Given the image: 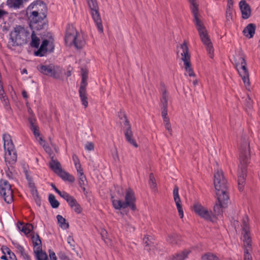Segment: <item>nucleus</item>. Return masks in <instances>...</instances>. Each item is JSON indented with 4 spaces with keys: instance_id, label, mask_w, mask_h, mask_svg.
Returning a JSON list of instances; mask_svg holds the SVG:
<instances>
[{
    "instance_id": "1",
    "label": "nucleus",
    "mask_w": 260,
    "mask_h": 260,
    "mask_svg": "<svg viewBox=\"0 0 260 260\" xmlns=\"http://www.w3.org/2000/svg\"><path fill=\"white\" fill-rule=\"evenodd\" d=\"M190 4V8L193 16V22L198 31L201 40L206 46L207 51L210 58L214 56V49L208 35V31L203 22L200 19L199 13V4L198 0H188Z\"/></svg>"
},
{
    "instance_id": "2",
    "label": "nucleus",
    "mask_w": 260,
    "mask_h": 260,
    "mask_svg": "<svg viewBox=\"0 0 260 260\" xmlns=\"http://www.w3.org/2000/svg\"><path fill=\"white\" fill-rule=\"evenodd\" d=\"M250 159V148L248 142L245 141L241 147L239 165L238 170V184L240 191L243 189L246 177V167Z\"/></svg>"
},
{
    "instance_id": "3",
    "label": "nucleus",
    "mask_w": 260,
    "mask_h": 260,
    "mask_svg": "<svg viewBox=\"0 0 260 260\" xmlns=\"http://www.w3.org/2000/svg\"><path fill=\"white\" fill-rule=\"evenodd\" d=\"M29 35V32L24 27L21 25L16 26L10 32L8 47L10 49H14L17 46L26 44Z\"/></svg>"
},
{
    "instance_id": "4",
    "label": "nucleus",
    "mask_w": 260,
    "mask_h": 260,
    "mask_svg": "<svg viewBox=\"0 0 260 260\" xmlns=\"http://www.w3.org/2000/svg\"><path fill=\"white\" fill-rule=\"evenodd\" d=\"M234 62L236 69L242 78L246 88L250 87L249 74L247 67L246 57L243 52L239 50L234 56Z\"/></svg>"
},
{
    "instance_id": "5",
    "label": "nucleus",
    "mask_w": 260,
    "mask_h": 260,
    "mask_svg": "<svg viewBox=\"0 0 260 260\" xmlns=\"http://www.w3.org/2000/svg\"><path fill=\"white\" fill-rule=\"evenodd\" d=\"M4 148L5 150V162L8 169L12 167L17 158L15 146L9 134L3 135Z\"/></svg>"
},
{
    "instance_id": "6",
    "label": "nucleus",
    "mask_w": 260,
    "mask_h": 260,
    "mask_svg": "<svg viewBox=\"0 0 260 260\" xmlns=\"http://www.w3.org/2000/svg\"><path fill=\"white\" fill-rule=\"evenodd\" d=\"M124 201L122 202L118 199H112V205L113 207L117 210L125 209L127 207L135 211L136 210V206L135 202L136 198L134 191L131 188H127L125 190Z\"/></svg>"
},
{
    "instance_id": "7",
    "label": "nucleus",
    "mask_w": 260,
    "mask_h": 260,
    "mask_svg": "<svg viewBox=\"0 0 260 260\" xmlns=\"http://www.w3.org/2000/svg\"><path fill=\"white\" fill-rule=\"evenodd\" d=\"M64 40L67 45L74 46L77 49L82 48L85 45L83 36L72 26L68 27Z\"/></svg>"
},
{
    "instance_id": "8",
    "label": "nucleus",
    "mask_w": 260,
    "mask_h": 260,
    "mask_svg": "<svg viewBox=\"0 0 260 260\" xmlns=\"http://www.w3.org/2000/svg\"><path fill=\"white\" fill-rule=\"evenodd\" d=\"M177 55L183 61L185 75H188L190 77H194L195 74L191 67L190 56L186 42H184L177 47Z\"/></svg>"
},
{
    "instance_id": "9",
    "label": "nucleus",
    "mask_w": 260,
    "mask_h": 260,
    "mask_svg": "<svg viewBox=\"0 0 260 260\" xmlns=\"http://www.w3.org/2000/svg\"><path fill=\"white\" fill-rule=\"evenodd\" d=\"M226 182L223 176V172L221 169H217L214 175V185L216 190V194L220 199L223 196L224 199L227 198L228 194L226 188Z\"/></svg>"
},
{
    "instance_id": "10",
    "label": "nucleus",
    "mask_w": 260,
    "mask_h": 260,
    "mask_svg": "<svg viewBox=\"0 0 260 260\" xmlns=\"http://www.w3.org/2000/svg\"><path fill=\"white\" fill-rule=\"evenodd\" d=\"M242 231L244 245L245 247L244 260H252V257L248 251L250 249L251 239L249 235V219L247 216L242 219Z\"/></svg>"
},
{
    "instance_id": "11",
    "label": "nucleus",
    "mask_w": 260,
    "mask_h": 260,
    "mask_svg": "<svg viewBox=\"0 0 260 260\" xmlns=\"http://www.w3.org/2000/svg\"><path fill=\"white\" fill-rule=\"evenodd\" d=\"M192 211L201 218L206 220L211 219L212 212L199 202H194L192 206Z\"/></svg>"
},
{
    "instance_id": "12",
    "label": "nucleus",
    "mask_w": 260,
    "mask_h": 260,
    "mask_svg": "<svg viewBox=\"0 0 260 260\" xmlns=\"http://www.w3.org/2000/svg\"><path fill=\"white\" fill-rule=\"evenodd\" d=\"M72 158L78 176L79 185L82 188L83 191H85L87 180L84 174L79 159L75 154H73Z\"/></svg>"
},
{
    "instance_id": "13",
    "label": "nucleus",
    "mask_w": 260,
    "mask_h": 260,
    "mask_svg": "<svg viewBox=\"0 0 260 260\" xmlns=\"http://www.w3.org/2000/svg\"><path fill=\"white\" fill-rule=\"evenodd\" d=\"M37 68L42 74L54 78L58 77L62 72V69L59 67L53 65H49L48 66L41 65L38 67Z\"/></svg>"
},
{
    "instance_id": "14",
    "label": "nucleus",
    "mask_w": 260,
    "mask_h": 260,
    "mask_svg": "<svg viewBox=\"0 0 260 260\" xmlns=\"http://www.w3.org/2000/svg\"><path fill=\"white\" fill-rule=\"evenodd\" d=\"M0 194L5 201L10 203L13 200V191L9 183L5 180L0 181Z\"/></svg>"
},
{
    "instance_id": "15",
    "label": "nucleus",
    "mask_w": 260,
    "mask_h": 260,
    "mask_svg": "<svg viewBox=\"0 0 260 260\" xmlns=\"http://www.w3.org/2000/svg\"><path fill=\"white\" fill-rule=\"evenodd\" d=\"M47 6L41 1H36L30 4L27 8L26 13H39L42 15V13L46 14Z\"/></svg>"
},
{
    "instance_id": "16",
    "label": "nucleus",
    "mask_w": 260,
    "mask_h": 260,
    "mask_svg": "<svg viewBox=\"0 0 260 260\" xmlns=\"http://www.w3.org/2000/svg\"><path fill=\"white\" fill-rule=\"evenodd\" d=\"M54 44L52 40L43 41L39 49L35 52L36 56H44L47 52H52L54 50Z\"/></svg>"
},
{
    "instance_id": "17",
    "label": "nucleus",
    "mask_w": 260,
    "mask_h": 260,
    "mask_svg": "<svg viewBox=\"0 0 260 260\" xmlns=\"http://www.w3.org/2000/svg\"><path fill=\"white\" fill-rule=\"evenodd\" d=\"M218 203H216L214 206V212L216 215H219L223 212V209L226 208L229 203V197L227 194V198L224 199L223 196H221V198H219V196H217Z\"/></svg>"
},
{
    "instance_id": "18",
    "label": "nucleus",
    "mask_w": 260,
    "mask_h": 260,
    "mask_svg": "<svg viewBox=\"0 0 260 260\" xmlns=\"http://www.w3.org/2000/svg\"><path fill=\"white\" fill-rule=\"evenodd\" d=\"M124 125L125 126L124 135L126 140L135 148H137L138 147V145L133 138V134L131 128V126L125 116Z\"/></svg>"
},
{
    "instance_id": "19",
    "label": "nucleus",
    "mask_w": 260,
    "mask_h": 260,
    "mask_svg": "<svg viewBox=\"0 0 260 260\" xmlns=\"http://www.w3.org/2000/svg\"><path fill=\"white\" fill-rule=\"evenodd\" d=\"M26 14L29 21L30 25L34 27H36L34 25L40 22L41 23L46 17V14L44 13H42V15L39 14V13H26Z\"/></svg>"
},
{
    "instance_id": "20",
    "label": "nucleus",
    "mask_w": 260,
    "mask_h": 260,
    "mask_svg": "<svg viewBox=\"0 0 260 260\" xmlns=\"http://www.w3.org/2000/svg\"><path fill=\"white\" fill-rule=\"evenodd\" d=\"M173 195L179 215L181 218H182L183 217V211L182 209L181 201L179 195V188L177 186L174 187L173 191Z\"/></svg>"
},
{
    "instance_id": "21",
    "label": "nucleus",
    "mask_w": 260,
    "mask_h": 260,
    "mask_svg": "<svg viewBox=\"0 0 260 260\" xmlns=\"http://www.w3.org/2000/svg\"><path fill=\"white\" fill-rule=\"evenodd\" d=\"M239 7L243 19H247L251 15V9L250 6L245 1H241L239 3Z\"/></svg>"
},
{
    "instance_id": "22",
    "label": "nucleus",
    "mask_w": 260,
    "mask_h": 260,
    "mask_svg": "<svg viewBox=\"0 0 260 260\" xmlns=\"http://www.w3.org/2000/svg\"><path fill=\"white\" fill-rule=\"evenodd\" d=\"M92 19L99 30V31L103 33V27L102 24V21L99 12V10L91 11Z\"/></svg>"
},
{
    "instance_id": "23",
    "label": "nucleus",
    "mask_w": 260,
    "mask_h": 260,
    "mask_svg": "<svg viewBox=\"0 0 260 260\" xmlns=\"http://www.w3.org/2000/svg\"><path fill=\"white\" fill-rule=\"evenodd\" d=\"M3 255L1 256V259L4 260H17L15 254L7 247H3Z\"/></svg>"
},
{
    "instance_id": "24",
    "label": "nucleus",
    "mask_w": 260,
    "mask_h": 260,
    "mask_svg": "<svg viewBox=\"0 0 260 260\" xmlns=\"http://www.w3.org/2000/svg\"><path fill=\"white\" fill-rule=\"evenodd\" d=\"M255 24L253 23L248 24L243 30L244 36L248 39L252 38L255 34Z\"/></svg>"
},
{
    "instance_id": "25",
    "label": "nucleus",
    "mask_w": 260,
    "mask_h": 260,
    "mask_svg": "<svg viewBox=\"0 0 260 260\" xmlns=\"http://www.w3.org/2000/svg\"><path fill=\"white\" fill-rule=\"evenodd\" d=\"M167 241L173 245L180 244L181 239L180 236L176 233H170L166 238Z\"/></svg>"
},
{
    "instance_id": "26",
    "label": "nucleus",
    "mask_w": 260,
    "mask_h": 260,
    "mask_svg": "<svg viewBox=\"0 0 260 260\" xmlns=\"http://www.w3.org/2000/svg\"><path fill=\"white\" fill-rule=\"evenodd\" d=\"M24 3L23 0H7L6 4L10 8L18 9L23 7Z\"/></svg>"
},
{
    "instance_id": "27",
    "label": "nucleus",
    "mask_w": 260,
    "mask_h": 260,
    "mask_svg": "<svg viewBox=\"0 0 260 260\" xmlns=\"http://www.w3.org/2000/svg\"><path fill=\"white\" fill-rule=\"evenodd\" d=\"M49 166L50 168L56 174H57L62 170L59 162L57 160L54 159L53 158H52L51 160L49 163Z\"/></svg>"
},
{
    "instance_id": "28",
    "label": "nucleus",
    "mask_w": 260,
    "mask_h": 260,
    "mask_svg": "<svg viewBox=\"0 0 260 260\" xmlns=\"http://www.w3.org/2000/svg\"><path fill=\"white\" fill-rule=\"evenodd\" d=\"M63 180L68 181L70 182H74L75 181V178L74 176L68 172H66L63 169L57 174Z\"/></svg>"
},
{
    "instance_id": "29",
    "label": "nucleus",
    "mask_w": 260,
    "mask_h": 260,
    "mask_svg": "<svg viewBox=\"0 0 260 260\" xmlns=\"http://www.w3.org/2000/svg\"><path fill=\"white\" fill-rule=\"evenodd\" d=\"M17 227L19 230L23 232L25 235L29 234L33 229V226L31 224H26L24 225L22 222H18Z\"/></svg>"
},
{
    "instance_id": "30",
    "label": "nucleus",
    "mask_w": 260,
    "mask_h": 260,
    "mask_svg": "<svg viewBox=\"0 0 260 260\" xmlns=\"http://www.w3.org/2000/svg\"><path fill=\"white\" fill-rule=\"evenodd\" d=\"M79 95L82 105L84 106L85 108H86L88 106V103L87 101L86 88L79 89Z\"/></svg>"
},
{
    "instance_id": "31",
    "label": "nucleus",
    "mask_w": 260,
    "mask_h": 260,
    "mask_svg": "<svg viewBox=\"0 0 260 260\" xmlns=\"http://www.w3.org/2000/svg\"><path fill=\"white\" fill-rule=\"evenodd\" d=\"M169 94L165 88L161 89V96L160 99L161 106L168 107Z\"/></svg>"
},
{
    "instance_id": "32",
    "label": "nucleus",
    "mask_w": 260,
    "mask_h": 260,
    "mask_svg": "<svg viewBox=\"0 0 260 260\" xmlns=\"http://www.w3.org/2000/svg\"><path fill=\"white\" fill-rule=\"evenodd\" d=\"M32 241L34 245V251L39 250L42 249L41 241L38 235L32 236Z\"/></svg>"
},
{
    "instance_id": "33",
    "label": "nucleus",
    "mask_w": 260,
    "mask_h": 260,
    "mask_svg": "<svg viewBox=\"0 0 260 260\" xmlns=\"http://www.w3.org/2000/svg\"><path fill=\"white\" fill-rule=\"evenodd\" d=\"M190 250H184L176 253L173 257V260H184L190 253Z\"/></svg>"
},
{
    "instance_id": "34",
    "label": "nucleus",
    "mask_w": 260,
    "mask_h": 260,
    "mask_svg": "<svg viewBox=\"0 0 260 260\" xmlns=\"http://www.w3.org/2000/svg\"><path fill=\"white\" fill-rule=\"evenodd\" d=\"M15 247L17 249V251L21 254L25 260H30L29 256L22 246L19 244H16Z\"/></svg>"
},
{
    "instance_id": "35",
    "label": "nucleus",
    "mask_w": 260,
    "mask_h": 260,
    "mask_svg": "<svg viewBox=\"0 0 260 260\" xmlns=\"http://www.w3.org/2000/svg\"><path fill=\"white\" fill-rule=\"evenodd\" d=\"M59 226L63 229L67 230L69 228V225L68 222H66V220L62 216L58 215L56 217Z\"/></svg>"
},
{
    "instance_id": "36",
    "label": "nucleus",
    "mask_w": 260,
    "mask_h": 260,
    "mask_svg": "<svg viewBox=\"0 0 260 260\" xmlns=\"http://www.w3.org/2000/svg\"><path fill=\"white\" fill-rule=\"evenodd\" d=\"M31 129L33 131L34 134L36 137V139L39 141L40 145H43L44 143V141L42 138L40 136V133L38 128V126H32L30 127Z\"/></svg>"
},
{
    "instance_id": "37",
    "label": "nucleus",
    "mask_w": 260,
    "mask_h": 260,
    "mask_svg": "<svg viewBox=\"0 0 260 260\" xmlns=\"http://www.w3.org/2000/svg\"><path fill=\"white\" fill-rule=\"evenodd\" d=\"M100 233L103 240L107 243L108 245L113 247V244L111 242V240L108 238V233L107 231L104 229H101Z\"/></svg>"
},
{
    "instance_id": "38",
    "label": "nucleus",
    "mask_w": 260,
    "mask_h": 260,
    "mask_svg": "<svg viewBox=\"0 0 260 260\" xmlns=\"http://www.w3.org/2000/svg\"><path fill=\"white\" fill-rule=\"evenodd\" d=\"M37 260H49L47 254L43 252L42 249L39 250L34 251Z\"/></svg>"
},
{
    "instance_id": "39",
    "label": "nucleus",
    "mask_w": 260,
    "mask_h": 260,
    "mask_svg": "<svg viewBox=\"0 0 260 260\" xmlns=\"http://www.w3.org/2000/svg\"><path fill=\"white\" fill-rule=\"evenodd\" d=\"M31 41L30 45L32 47L38 48L40 43V40L38 38L33 32L31 34Z\"/></svg>"
},
{
    "instance_id": "40",
    "label": "nucleus",
    "mask_w": 260,
    "mask_h": 260,
    "mask_svg": "<svg viewBox=\"0 0 260 260\" xmlns=\"http://www.w3.org/2000/svg\"><path fill=\"white\" fill-rule=\"evenodd\" d=\"M87 2L91 11L99 10L96 0H87Z\"/></svg>"
},
{
    "instance_id": "41",
    "label": "nucleus",
    "mask_w": 260,
    "mask_h": 260,
    "mask_svg": "<svg viewBox=\"0 0 260 260\" xmlns=\"http://www.w3.org/2000/svg\"><path fill=\"white\" fill-rule=\"evenodd\" d=\"M201 260H219V259L214 254L211 253H207L204 254L202 256Z\"/></svg>"
},
{
    "instance_id": "42",
    "label": "nucleus",
    "mask_w": 260,
    "mask_h": 260,
    "mask_svg": "<svg viewBox=\"0 0 260 260\" xmlns=\"http://www.w3.org/2000/svg\"><path fill=\"white\" fill-rule=\"evenodd\" d=\"M87 73L85 71H82V81L80 88H86L87 85Z\"/></svg>"
},
{
    "instance_id": "43",
    "label": "nucleus",
    "mask_w": 260,
    "mask_h": 260,
    "mask_svg": "<svg viewBox=\"0 0 260 260\" xmlns=\"http://www.w3.org/2000/svg\"><path fill=\"white\" fill-rule=\"evenodd\" d=\"M49 200L51 206L54 208H56L59 206V202L56 200L55 197L53 194H50Z\"/></svg>"
},
{
    "instance_id": "44",
    "label": "nucleus",
    "mask_w": 260,
    "mask_h": 260,
    "mask_svg": "<svg viewBox=\"0 0 260 260\" xmlns=\"http://www.w3.org/2000/svg\"><path fill=\"white\" fill-rule=\"evenodd\" d=\"M149 185L152 189L155 190L156 189V183L152 174H151L149 176Z\"/></svg>"
},
{
    "instance_id": "45",
    "label": "nucleus",
    "mask_w": 260,
    "mask_h": 260,
    "mask_svg": "<svg viewBox=\"0 0 260 260\" xmlns=\"http://www.w3.org/2000/svg\"><path fill=\"white\" fill-rule=\"evenodd\" d=\"M168 107L161 106V116L163 118V121L169 119L168 116Z\"/></svg>"
},
{
    "instance_id": "46",
    "label": "nucleus",
    "mask_w": 260,
    "mask_h": 260,
    "mask_svg": "<svg viewBox=\"0 0 260 260\" xmlns=\"http://www.w3.org/2000/svg\"><path fill=\"white\" fill-rule=\"evenodd\" d=\"M165 125V127L166 130H167L170 135H172V129L171 125L170 122V119L163 121Z\"/></svg>"
},
{
    "instance_id": "47",
    "label": "nucleus",
    "mask_w": 260,
    "mask_h": 260,
    "mask_svg": "<svg viewBox=\"0 0 260 260\" xmlns=\"http://www.w3.org/2000/svg\"><path fill=\"white\" fill-rule=\"evenodd\" d=\"M70 206L72 208L78 204L77 201L72 196H71L67 201Z\"/></svg>"
},
{
    "instance_id": "48",
    "label": "nucleus",
    "mask_w": 260,
    "mask_h": 260,
    "mask_svg": "<svg viewBox=\"0 0 260 260\" xmlns=\"http://www.w3.org/2000/svg\"><path fill=\"white\" fill-rule=\"evenodd\" d=\"M70 206L72 208L78 204L77 201L72 196H71L67 201Z\"/></svg>"
},
{
    "instance_id": "49",
    "label": "nucleus",
    "mask_w": 260,
    "mask_h": 260,
    "mask_svg": "<svg viewBox=\"0 0 260 260\" xmlns=\"http://www.w3.org/2000/svg\"><path fill=\"white\" fill-rule=\"evenodd\" d=\"M56 192L66 201H67L68 199L71 197V196L69 195V194L64 191L61 192L59 190H57Z\"/></svg>"
},
{
    "instance_id": "50",
    "label": "nucleus",
    "mask_w": 260,
    "mask_h": 260,
    "mask_svg": "<svg viewBox=\"0 0 260 260\" xmlns=\"http://www.w3.org/2000/svg\"><path fill=\"white\" fill-rule=\"evenodd\" d=\"M226 19L228 21H231L233 19V13L232 10L230 9H226Z\"/></svg>"
},
{
    "instance_id": "51",
    "label": "nucleus",
    "mask_w": 260,
    "mask_h": 260,
    "mask_svg": "<svg viewBox=\"0 0 260 260\" xmlns=\"http://www.w3.org/2000/svg\"><path fill=\"white\" fill-rule=\"evenodd\" d=\"M85 148L87 151H92L94 148V145L91 142H88L85 145Z\"/></svg>"
},
{
    "instance_id": "52",
    "label": "nucleus",
    "mask_w": 260,
    "mask_h": 260,
    "mask_svg": "<svg viewBox=\"0 0 260 260\" xmlns=\"http://www.w3.org/2000/svg\"><path fill=\"white\" fill-rule=\"evenodd\" d=\"M143 242L146 245L149 246L151 243V238L149 236H145L143 238Z\"/></svg>"
},
{
    "instance_id": "53",
    "label": "nucleus",
    "mask_w": 260,
    "mask_h": 260,
    "mask_svg": "<svg viewBox=\"0 0 260 260\" xmlns=\"http://www.w3.org/2000/svg\"><path fill=\"white\" fill-rule=\"evenodd\" d=\"M72 209H73L74 211L77 214L80 213L82 211V208L78 203L76 204V205H75L74 207V208H72Z\"/></svg>"
},
{
    "instance_id": "54",
    "label": "nucleus",
    "mask_w": 260,
    "mask_h": 260,
    "mask_svg": "<svg viewBox=\"0 0 260 260\" xmlns=\"http://www.w3.org/2000/svg\"><path fill=\"white\" fill-rule=\"evenodd\" d=\"M58 256L60 260H70L67 255L62 252L58 253Z\"/></svg>"
},
{
    "instance_id": "55",
    "label": "nucleus",
    "mask_w": 260,
    "mask_h": 260,
    "mask_svg": "<svg viewBox=\"0 0 260 260\" xmlns=\"http://www.w3.org/2000/svg\"><path fill=\"white\" fill-rule=\"evenodd\" d=\"M112 157L115 161H118L119 160V158L117 150L115 149L113 153Z\"/></svg>"
},
{
    "instance_id": "56",
    "label": "nucleus",
    "mask_w": 260,
    "mask_h": 260,
    "mask_svg": "<svg viewBox=\"0 0 260 260\" xmlns=\"http://www.w3.org/2000/svg\"><path fill=\"white\" fill-rule=\"evenodd\" d=\"M49 256L51 260H57V257L55 252L51 250H49Z\"/></svg>"
},
{
    "instance_id": "57",
    "label": "nucleus",
    "mask_w": 260,
    "mask_h": 260,
    "mask_svg": "<svg viewBox=\"0 0 260 260\" xmlns=\"http://www.w3.org/2000/svg\"><path fill=\"white\" fill-rule=\"evenodd\" d=\"M67 241H68V243L70 245V246L71 247H72L73 248L74 247V240L72 237H71V236L68 237L67 238Z\"/></svg>"
},
{
    "instance_id": "58",
    "label": "nucleus",
    "mask_w": 260,
    "mask_h": 260,
    "mask_svg": "<svg viewBox=\"0 0 260 260\" xmlns=\"http://www.w3.org/2000/svg\"><path fill=\"white\" fill-rule=\"evenodd\" d=\"M44 147V149L45 150L46 152L49 153L50 155L51 149L48 146H47L45 145V142L44 141V143H43V145H41Z\"/></svg>"
},
{
    "instance_id": "59",
    "label": "nucleus",
    "mask_w": 260,
    "mask_h": 260,
    "mask_svg": "<svg viewBox=\"0 0 260 260\" xmlns=\"http://www.w3.org/2000/svg\"><path fill=\"white\" fill-rule=\"evenodd\" d=\"M35 121L36 120L35 119L31 117L29 118V122L30 124V127L32 126H36V125L35 124Z\"/></svg>"
},
{
    "instance_id": "60",
    "label": "nucleus",
    "mask_w": 260,
    "mask_h": 260,
    "mask_svg": "<svg viewBox=\"0 0 260 260\" xmlns=\"http://www.w3.org/2000/svg\"><path fill=\"white\" fill-rule=\"evenodd\" d=\"M233 3L232 0H229L228 3L227 9H230V10H232Z\"/></svg>"
},
{
    "instance_id": "61",
    "label": "nucleus",
    "mask_w": 260,
    "mask_h": 260,
    "mask_svg": "<svg viewBox=\"0 0 260 260\" xmlns=\"http://www.w3.org/2000/svg\"><path fill=\"white\" fill-rule=\"evenodd\" d=\"M7 12L5 11L0 9V18L2 17L4 15L6 14Z\"/></svg>"
},
{
    "instance_id": "62",
    "label": "nucleus",
    "mask_w": 260,
    "mask_h": 260,
    "mask_svg": "<svg viewBox=\"0 0 260 260\" xmlns=\"http://www.w3.org/2000/svg\"><path fill=\"white\" fill-rule=\"evenodd\" d=\"M22 95H23V96L24 98H27V93H26V92L25 91H22Z\"/></svg>"
},
{
    "instance_id": "63",
    "label": "nucleus",
    "mask_w": 260,
    "mask_h": 260,
    "mask_svg": "<svg viewBox=\"0 0 260 260\" xmlns=\"http://www.w3.org/2000/svg\"><path fill=\"white\" fill-rule=\"evenodd\" d=\"M193 84L194 86H196L198 85V81L197 79L194 80L193 81Z\"/></svg>"
},
{
    "instance_id": "64",
    "label": "nucleus",
    "mask_w": 260,
    "mask_h": 260,
    "mask_svg": "<svg viewBox=\"0 0 260 260\" xmlns=\"http://www.w3.org/2000/svg\"><path fill=\"white\" fill-rule=\"evenodd\" d=\"M51 186L52 187V188L54 189V190H55L56 192V190H58V189L55 187V186L54 184H51Z\"/></svg>"
}]
</instances>
